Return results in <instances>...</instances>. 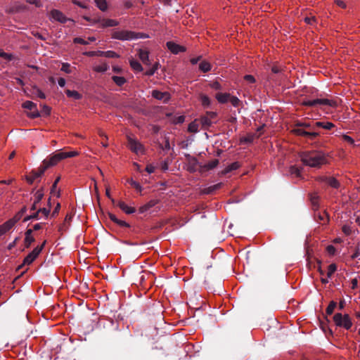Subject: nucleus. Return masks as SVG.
<instances>
[{"label": "nucleus", "instance_id": "nucleus-23", "mask_svg": "<svg viewBox=\"0 0 360 360\" xmlns=\"http://www.w3.org/2000/svg\"><path fill=\"white\" fill-rule=\"evenodd\" d=\"M219 164V160L217 159H214L207 164L201 166L202 171H208L215 168Z\"/></svg>", "mask_w": 360, "mask_h": 360}, {"label": "nucleus", "instance_id": "nucleus-32", "mask_svg": "<svg viewBox=\"0 0 360 360\" xmlns=\"http://www.w3.org/2000/svg\"><path fill=\"white\" fill-rule=\"evenodd\" d=\"M240 167V164L238 162H234L227 166L224 170L222 172V174H226L231 171L236 170Z\"/></svg>", "mask_w": 360, "mask_h": 360}, {"label": "nucleus", "instance_id": "nucleus-63", "mask_svg": "<svg viewBox=\"0 0 360 360\" xmlns=\"http://www.w3.org/2000/svg\"><path fill=\"white\" fill-rule=\"evenodd\" d=\"M202 59V56H199L196 58H192L191 60H190V62L192 65H195L197 64L199 61H200Z\"/></svg>", "mask_w": 360, "mask_h": 360}, {"label": "nucleus", "instance_id": "nucleus-43", "mask_svg": "<svg viewBox=\"0 0 360 360\" xmlns=\"http://www.w3.org/2000/svg\"><path fill=\"white\" fill-rule=\"evenodd\" d=\"M336 270H337V266L335 264H330L328 266L327 277L330 278Z\"/></svg>", "mask_w": 360, "mask_h": 360}, {"label": "nucleus", "instance_id": "nucleus-20", "mask_svg": "<svg viewBox=\"0 0 360 360\" xmlns=\"http://www.w3.org/2000/svg\"><path fill=\"white\" fill-rule=\"evenodd\" d=\"M160 202L159 200L157 199H153L150 200L149 202H148L146 204L143 205V206L139 207V212L140 213H144L147 210H148L150 208L154 207L157 204H158Z\"/></svg>", "mask_w": 360, "mask_h": 360}, {"label": "nucleus", "instance_id": "nucleus-38", "mask_svg": "<svg viewBox=\"0 0 360 360\" xmlns=\"http://www.w3.org/2000/svg\"><path fill=\"white\" fill-rule=\"evenodd\" d=\"M32 94L34 96L39 97L41 99L46 98V95L44 92H42L39 88L34 87L32 91Z\"/></svg>", "mask_w": 360, "mask_h": 360}, {"label": "nucleus", "instance_id": "nucleus-35", "mask_svg": "<svg viewBox=\"0 0 360 360\" xmlns=\"http://www.w3.org/2000/svg\"><path fill=\"white\" fill-rule=\"evenodd\" d=\"M288 172L290 175L295 176L296 177L301 176V169L295 165L290 167Z\"/></svg>", "mask_w": 360, "mask_h": 360}, {"label": "nucleus", "instance_id": "nucleus-26", "mask_svg": "<svg viewBox=\"0 0 360 360\" xmlns=\"http://www.w3.org/2000/svg\"><path fill=\"white\" fill-rule=\"evenodd\" d=\"M316 126L317 127H321L326 130H330L334 128L335 126L333 123L330 122H316Z\"/></svg>", "mask_w": 360, "mask_h": 360}, {"label": "nucleus", "instance_id": "nucleus-24", "mask_svg": "<svg viewBox=\"0 0 360 360\" xmlns=\"http://www.w3.org/2000/svg\"><path fill=\"white\" fill-rule=\"evenodd\" d=\"M216 99L220 103H226L229 101L230 94L229 93H217L215 96Z\"/></svg>", "mask_w": 360, "mask_h": 360}, {"label": "nucleus", "instance_id": "nucleus-16", "mask_svg": "<svg viewBox=\"0 0 360 360\" xmlns=\"http://www.w3.org/2000/svg\"><path fill=\"white\" fill-rule=\"evenodd\" d=\"M320 180L323 182L327 183L330 186L338 188L340 186L339 181L334 177L321 176Z\"/></svg>", "mask_w": 360, "mask_h": 360}, {"label": "nucleus", "instance_id": "nucleus-45", "mask_svg": "<svg viewBox=\"0 0 360 360\" xmlns=\"http://www.w3.org/2000/svg\"><path fill=\"white\" fill-rule=\"evenodd\" d=\"M43 197H44V192H43V189L41 188V189L38 190L36 192L34 201L36 202L39 203L41 202V200H42Z\"/></svg>", "mask_w": 360, "mask_h": 360}, {"label": "nucleus", "instance_id": "nucleus-41", "mask_svg": "<svg viewBox=\"0 0 360 360\" xmlns=\"http://www.w3.org/2000/svg\"><path fill=\"white\" fill-rule=\"evenodd\" d=\"M127 182L131 186H133L136 190L141 192L142 191V187L139 183L134 181L132 179H128Z\"/></svg>", "mask_w": 360, "mask_h": 360}, {"label": "nucleus", "instance_id": "nucleus-27", "mask_svg": "<svg viewBox=\"0 0 360 360\" xmlns=\"http://www.w3.org/2000/svg\"><path fill=\"white\" fill-rule=\"evenodd\" d=\"M211 68V64L207 60H201L200 63L199 64V70L204 73L210 71Z\"/></svg>", "mask_w": 360, "mask_h": 360}, {"label": "nucleus", "instance_id": "nucleus-13", "mask_svg": "<svg viewBox=\"0 0 360 360\" xmlns=\"http://www.w3.org/2000/svg\"><path fill=\"white\" fill-rule=\"evenodd\" d=\"M167 49L174 54H178L180 52H184L186 48L180 46L173 41H167L166 44Z\"/></svg>", "mask_w": 360, "mask_h": 360}, {"label": "nucleus", "instance_id": "nucleus-11", "mask_svg": "<svg viewBox=\"0 0 360 360\" xmlns=\"http://www.w3.org/2000/svg\"><path fill=\"white\" fill-rule=\"evenodd\" d=\"M152 96L158 100L163 101L165 103H167L170 100V94L168 92H162L158 90H153L152 91Z\"/></svg>", "mask_w": 360, "mask_h": 360}, {"label": "nucleus", "instance_id": "nucleus-30", "mask_svg": "<svg viewBox=\"0 0 360 360\" xmlns=\"http://www.w3.org/2000/svg\"><path fill=\"white\" fill-rule=\"evenodd\" d=\"M98 56H105L110 58H119V55L113 51H98Z\"/></svg>", "mask_w": 360, "mask_h": 360}, {"label": "nucleus", "instance_id": "nucleus-39", "mask_svg": "<svg viewBox=\"0 0 360 360\" xmlns=\"http://www.w3.org/2000/svg\"><path fill=\"white\" fill-rule=\"evenodd\" d=\"M201 103L204 108H208L210 105L211 101L210 98L206 95H201Z\"/></svg>", "mask_w": 360, "mask_h": 360}, {"label": "nucleus", "instance_id": "nucleus-60", "mask_svg": "<svg viewBox=\"0 0 360 360\" xmlns=\"http://www.w3.org/2000/svg\"><path fill=\"white\" fill-rule=\"evenodd\" d=\"M117 225H119L120 226H122V227H129L130 225L124 221H122V220H120L119 219H117V221H116V223Z\"/></svg>", "mask_w": 360, "mask_h": 360}, {"label": "nucleus", "instance_id": "nucleus-51", "mask_svg": "<svg viewBox=\"0 0 360 360\" xmlns=\"http://www.w3.org/2000/svg\"><path fill=\"white\" fill-rule=\"evenodd\" d=\"M205 115H206L210 120L212 121L217 117V114L215 112L207 111Z\"/></svg>", "mask_w": 360, "mask_h": 360}, {"label": "nucleus", "instance_id": "nucleus-25", "mask_svg": "<svg viewBox=\"0 0 360 360\" xmlns=\"http://www.w3.org/2000/svg\"><path fill=\"white\" fill-rule=\"evenodd\" d=\"M309 200L311 201L313 209L317 210L319 207V196L316 193H311L309 194Z\"/></svg>", "mask_w": 360, "mask_h": 360}, {"label": "nucleus", "instance_id": "nucleus-55", "mask_svg": "<svg viewBox=\"0 0 360 360\" xmlns=\"http://www.w3.org/2000/svg\"><path fill=\"white\" fill-rule=\"evenodd\" d=\"M42 110L41 113H43L45 115H49L51 112V108L46 105H41Z\"/></svg>", "mask_w": 360, "mask_h": 360}, {"label": "nucleus", "instance_id": "nucleus-28", "mask_svg": "<svg viewBox=\"0 0 360 360\" xmlns=\"http://www.w3.org/2000/svg\"><path fill=\"white\" fill-rule=\"evenodd\" d=\"M200 125L198 119H195L193 122L189 124L188 131L191 133H197L199 131L198 127Z\"/></svg>", "mask_w": 360, "mask_h": 360}, {"label": "nucleus", "instance_id": "nucleus-52", "mask_svg": "<svg viewBox=\"0 0 360 360\" xmlns=\"http://www.w3.org/2000/svg\"><path fill=\"white\" fill-rule=\"evenodd\" d=\"M23 214H22L20 212H18L12 219L10 220L13 221V224L15 225V223H17L22 217Z\"/></svg>", "mask_w": 360, "mask_h": 360}, {"label": "nucleus", "instance_id": "nucleus-22", "mask_svg": "<svg viewBox=\"0 0 360 360\" xmlns=\"http://www.w3.org/2000/svg\"><path fill=\"white\" fill-rule=\"evenodd\" d=\"M315 218L316 219L317 221L322 224H326L329 221L328 214L326 211L323 212L322 213H316Z\"/></svg>", "mask_w": 360, "mask_h": 360}, {"label": "nucleus", "instance_id": "nucleus-29", "mask_svg": "<svg viewBox=\"0 0 360 360\" xmlns=\"http://www.w3.org/2000/svg\"><path fill=\"white\" fill-rule=\"evenodd\" d=\"M130 66L131 68L136 72H142L143 71V67L141 65V63L134 59H131L129 60Z\"/></svg>", "mask_w": 360, "mask_h": 360}, {"label": "nucleus", "instance_id": "nucleus-1", "mask_svg": "<svg viewBox=\"0 0 360 360\" xmlns=\"http://www.w3.org/2000/svg\"><path fill=\"white\" fill-rule=\"evenodd\" d=\"M300 157L303 164L310 167L320 168L328 163V155L322 150L304 151L300 153Z\"/></svg>", "mask_w": 360, "mask_h": 360}, {"label": "nucleus", "instance_id": "nucleus-46", "mask_svg": "<svg viewBox=\"0 0 360 360\" xmlns=\"http://www.w3.org/2000/svg\"><path fill=\"white\" fill-rule=\"evenodd\" d=\"M234 107H238L241 103L240 101L236 96H232L230 95L229 101Z\"/></svg>", "mask_w": 360, "mask_h": 360}, {"label": "nucleus", "instance_id": "nucleus-5", "mask_svg": "<svg viewBox=\"0 0 360 360\" xmlns=\"http://www.w3.org/2000/svg\"><path fill=\"white\" fill-rule=\"evenodd\" d=\"M303 105L309 107H316L318 105H328L330 107H336L337 101L327 98H316L313 100H307L303 101Z\"/></svg>", "mask_w": 360, "mask_h": 360}, {"label": "nucleus", "instance_id": "nucleus-12", "mask_svg": "<svg viewBox=\"0 0 360 360\" xmlns=\"http://www.w3.org/2000/svg\"><path fill=\"white\" fill-rule=\"evenodd\" d=\"M93 22H94V23L100 22L101 27H115L119 25V22L117 20H112V19L98 18V19H94Z\"/></svg>", "mask_w": 360, "mask_h": 360}, {"label": "nucleus", "instance_id": "nucleus-8", "mask_svg": "<svg viewBox=\"0 0 360 360\" xmlns=\"http://www.w3.org/2000/svg\"><path fill=\"white\" fill-rule=\"evenodd\" d=\"M127 146L132 152L136 154L144 152V146L137 139L130 136L127 137Z\"/></svg>", "mask_w": 360, "mask_h": 360}, {"label": "nucleus", "instance_id": "nucleus-18", "mask_svg": "<svg viewBox=\"0 0 360 360\" xmlns=\"http://www.w3.org/2000/svg\"><path fill=\"white\" fill-rule=\"evenodd\" d=\"M116 205L118 206L123 212H124L127 214H133L136 211V209L134 207L128 206L123 201H118L116 203Z\"/></svg>", "mask_w": 360, "mask_h": 360}, {"label": "nucleus", "instance_id": "nucleus-36", "mask_svg": "<svg viewBox=\"0 0 360 360\" xmlns=\"http://www.w3.org/2000/svg\"><path fill=\"white\" fill-rule=\"evenodd\" d=\"M112 79L119 86L124 85L127 80L124 77L112 76Z\"/></svg>", "mask_w": 360, "mask_h": 360}, {"label": "nucleus", "instance_id": "nucleus-17", "mask_svg": "<svg viewBox=\"0 0 360 360\" xmlns=\"http://www.w3.org/2000/svg\"><path fill=\"white\" fill-rule=\"evenodd\" d=\"M139 57L143 63V64L146 65H150L151 64L150 60L149 59V52L146 49H140L139 50Z\"/></svg>", "mask_w": 360, "mask_h": 360}, {"label": "nucleus", "instance_id": "nucleus-10", "mask_svg": "<svg viewBox=\"0 0 360 360\" xmlns=\"http://www.w3.org/2000/svg\"><path fill=\"white\" fill-rule=\"evenodd\" d=\"M45 171H46V169L42 166V165L39 167L38 170H32L30 173V175L26 176V180H27V183L30 184H32L34 181L36 179L41 176L44 174V173L45 172Z\"/></svg>", "mask_w": 360, "mask_h": 360}, {"label": "nucleus", "instance_id": "nucleus-33", "mask_svg": "<svg viewBox=\"0 0 360 360\" xmlns=\"http://www.w3.org/2000/svg\"><path fill=\"white\" fill-rule=\"evenodd\" d=\"M96 6L102 11L108 9V4L106 0H94Z\"/></svg>", "mask_w": 360, "mask_h": 360}, {"label": "nucleus", "instance_id": "nucleus-64", "mask_svg": "<svg viewBox=\"0 0 360 360\" xmlns=\"http://www.w3.org/2000/svg\"><path fill=\"white\" fill-rule=\"evenodd\" d=\"M146 170L149 174L153 173L155 171V167L153 166L152 165H148L146 166Z\"/></svg>", "mask_w": 360, "mask_h": 360}, {"label": "nucleus", "instance_id": "nucleus-6", "mask_svg": "<svg viewBox=\"0 0 360 360\" xmlns=\"http://www.w3.org/2000/svg\"><path fill=\"white\" fill-rule=\"evenodd\" d=\"M333 321L338 326L343 327L347 330L351 328L352 322L348 314L342 315L340 313H337L333 316Z\"/></svg>", "mask_w": 360, "mask_h": 360}, {"label": "nucleus", "instance_id": "nucleus-7", "mask_svg": "<svg viewBox=\"0 0 360 360\" xmlns=\"http://www.w3.org/2000/svg\"><path fill=\"white\" fill-rule=\"evenodd\" d=\"M46 241L44 240L41 245L37 246L31 252H30L24 259L23 263L21 266H19V269L22 267V265H30L39 256L42 250L44 249Z\"/></svg>", "mask_w": 360, "mask_h": 360}, {"label": "nucleus", "instance_id": "nucleus-37", "mask_svg": "<svg viewBox=\"0 0 360 360\" xmlns=\"http://www.w3.org/2000/svg\"><path fill=\"white\" fill-rule=\"evenodd\" d=\"M39 214H40V212L38 209L37 211H33V212L31 214L25 217L23 219V221H27L30 219H36V220L39 219H40Z\"/></svg>", "mask_w": 360, "mask_h": 360}, {"label": "nucleus", "instance_id": "nucleus-21", "mask_svg": "<svg viewBox=\"0 0 360 360\" xmlns=\"http://www.w3.org/2000/svg\"><path fill=\"white\" fill-rule=\"evenodd\" d=\"M13 226L14 224L13 221H11L10 219L1 224L0 226V236L5 234L7 231L11 229Z\"/></svg>", "mask_w": 360, "mask_h": 360}, {"label": "nucleus", "instance_id": "nucleus-9", "mask_svg": "<svg viewBox=\"0 0 360 360\" xmlns=\"http://www.w3.org/2000/svg\"><path fill=\"white\" fill-rule=\"evenodd\" d=\"M22 108L30 110L31 112L27 114V116L32 119L40 117L41 114L39 112L37 104L30 101H27L22 103Z\"/></svg>", "mask_w": 360, "mask_h": 360}, {"label": "nucleus", "instance_id": "nucleus-34", "mask_svg": "<svg viewBox=\"0 0 360 360\" xmlns=\"http://www.w3.org/2000/svg\"><path fill=\"white\" fill-rule=\"evenodd\" d=\"M60 178L58 176L56 178V179L54 181L51 188V195H56L57 198L60 197V191H56L57 188V184L59 182Z\"/></svg>", "mask_w": 360, "mask_h": 360}, {"label": "nucleus", "instance_id": "nucleus-2", "mask_svg": "<svg viewBox=\"0 0 360 360\" xmlns=\"http://www.w3.org/2000/svg\"><path fill=\"white\" fill-rule=\"evenodd\" d=\"M316 123L311 125L309 123L299 122L296 124V127L292 130V132L297 136L306 137L310 140H314L320 135V133L316 131Z\"/></svg>", "mask_w": 360, "mask_h": 360}, {"label": "nucleus", "instance_id": "nucleus-19", "mask_svg": "<svg viewBox=\"0 0 360 360\" xmlns=\"http://www.w3.org/2000/svg\"><path fill=\"white\" fill-rule=\"evenodd\" d=\"M72 218L71 214H68L65 218L64 222L59 226L58 231L63 233L68 229V225L70 224Z\"/></svg>", "mask_w": 360, "mask_h": 360}, {"label": "nucleus", "instance_id": "nucleus-59", "mask_svg": "<svg viewBox=\"0 0 360 360\" xmlns=\"http://www.w3.org/2000/svg\"><path fill=\"white\" fill-rule=\"evenodd\" d=\"M61 70L66 72L70 73V65L68 63H63Z\"/></svg>", "mask_w": 360, "mask_h": 360}, {"label": "nucleus", "instance_id": "nucleus-49", "mask_svg": "<svg viewBox=\"0 0 360 360\" xmlns=\"http://www.w3.org/2000/svg\"><path fill=\"white\" fill-rule=\"evenodd\" d=\"M35 239L34 237H25V247L26 248H29L31 245V244L34 242Z\"/></svg>", "mask_w": 360, "mask_h": 360}, {"label": "nucleus", "instance_id": "nucleus-54", "mask_svg": "<svg viewBox=\"0 0 360 360\" xmlns=\"http://www.w3.org/2000/svg\"><path fill=\"white\" fill-rule=\"evenodd\" d=\"M73 42L75 44H83V45H87L89 44V41H84V39H83L81 37H75L74 39H73Z\"/></svg>", "mask_w": 360, "mask_h": 360}, {"label": "nucleus", "instance_id": "nucleus-48", "mask_svg": "<svg viewBox=\"0 0 360 360\" xmlns=\"http://www.w3.org/2000/svg\"><path fill=\"white\" fill-rule=\"evenodd\" d=\"M49 206L51 207L50 199L49 200ZM39 211L40 214H42L46 217H47L49 216V213H50V207H49V208H46V207L39 208Z\"/></svg>", "mask_w": 360, "mask_h": 360}, {"label": "nucleus", "instance_id": "nucleus-57", "mask_svg": "<svg viewBox=\"0 0 360 360\" xmlns=\"http://www.w3.org/2000/svg\"><path fill=\"white\" fill-rule=\"evenodd\" d=\"M316 21V19L314 16L304 18V22L309 25H313Z\"/></svg>", "mask_w": 360, "mask_h": 360}, {"label": "nucleus", "instance_id": "nucleus-3", "mask_svg": "<svg viewBox=\"0 0 360 360\" xmlns=\"http://www.w3.org/2000/svg\"><path fill=\"white\" fill-rule=\"evenodd\" d=\"M78 155L77 151L70 152H58L51 155L49 158L44 160L42 162V166L46 170L51 167L56 165L60 160L68 158L75 157Z\"/></svg>", "mask_w": 360, "mask_h": 360}, {"label": "nucleus", "instance_id": "nucleus-53", "mask_svg": "<svg viewBox=\"0 0 360 360\" xmlns=\"http://www.w3.org/2000/svg\"><path fill=\"white\" fill-rule=\"evenodd\" d=\"M210 87L214 90H220L221 89V86L220 83L217 81H214L210 84Z\"/></svg>", "mask_w": 360, "mask_h": 360}, {"label": "nucleus", "instance_id": "nucleus-15", "mask_svg": "<svg viewBox=\"0 0 360 360\" xmlns=\"http://www.w3.org/2000/svg\"><path fill=\"white\" fill-rule=\"evenodd\" d=\"M198 121L201 126V129L203 130H207L214 122L210 120L206 115H202L198 119Z\"/></svg>", "mask_w": 360, "mask_h": 360}, {"label": "nucleus", "instance_id": "nucleus-40", "mask_svg": "<svg viewBox=\"0 0 360 360\" xmlns=\"http://www.w3.org/2000/svg\"><path fill=\"white\" fill-rule=\"evenodd\" d=\"M198 165V159L195 157H192L190 160V167L188 170L191 172L195 171V167Z\"/></svg>", "mask_w": 360, "mask_h": 360}, {"label": "nucleus", "instance_id": "nucleus-61", "mask_svg": "<svg viewBox=\"0 0 360 360\" xmlns=\"http://www.w3.org/2000/svg\"><path fill=\"white\" fill-rule=\"evenodd\" d=\"M342 139L345 141H347V143H349L352 145L354 144V139L352 137H350L349 136L343 135Z\"/></svg>", "mask_w": 360, "mask_h": 360}, {"label": "nucleus", "instance_id": "nucleus-44", "mask_svg": "<svg viewBox=\"0 0 360 360\" xmlns=\"http://www.w3.org/2000/svg\"><path fill=\"white\" fill-rule=\"evenodd\" d=\"M0 57L9 61L12 60L14 58L12 54L6 53L2 49H0Z\"/></svg>", "mask_w": 360, "mask_h": 360}, {"label": "nucleus", "instance_id": "nucleus-58", "mask_svg": "<svg viewBox=\"0 0 360 360\" xmlns=\"http://www.w3.org/2000/svg\"><path fill=\"white\" fill-rule=\"evenodd\" d=\"M244 79L250 84H253L255 82V77L251 75H246L244 76Z\"/></svg>", "mask_w": 360, "mask_h": 360}, {"label": "nucleus", "instance_id": "nucleus-42", "mask_svg": "<svg viewBox=\"0 0 360 360\" xmlns=\"http://www.w3.org/2000/svg\"><path fill=\"white\" fill-rule=\"evenodd\" d=\"M337 306V303L335 301H331L328 307L326 308V312L328 315H331L333 313L335 308Z\"/></svg>", "mask_w": 360, "mask_h": 360}, {"label": "nucleus", "instance_id": "nucleus-4", "mask_svg": "<svg viewBox=\"0 0 360 360\" xmlns=\"http://www.w3.org/2000/svg\"><path fill=\"white\" fill-rule=\"evenodd\" d=\"M142 34L141 33H137L133 31L129 30H112L111 37L115 39L122 40V41H129L135 39H138L141 37Z\"/></svg>", "mask_w": 360, "mask_h": 360}, {"label": "nucleus", "instance_id": "nucleus-62", "mask_svg": "<svg viewBox=\"0 0 360 360\" xmlns=\"http://www.w3.org/2000/svg\"><path fill=\"white\" fill-rule=\"evenodd\" d=\"M60 209V204L57 203L56 207L54 208V210L53 211V212L51 214V217H54L56 214H58Z\"/></svg>", "mask_w": 360, "mask_h": 360}, {"label": "nucleus", "instance_id": "nucleus-50", "mask_svg": "<svg viewBox=\"0 0 360 360\" xmlns=\"http://www.w3.org/2000/svg\"><path fill=\"white\" fill-rule=\"evenodd\" d=\"M342 231L347 236H349L352 232V228L349 225H347V224L344 225L342 227Z\"/></svg>", "mask_w": 360, "mask_h": 360}, {"label": "nucleus", "instance_id": "nucleus-31", "mask_svg": "<svg viewBox=\"0 0 360 360\" xmlns=\"http://www.w3.org/2000/svg\"><path fill=\"white\" fill-rule=\"evenodd\" d=\"M65 94L68 97L73 98L75 100H79L82 98V95L77 91L67 89Z\"/></svg>", "mask_w": 360, "mask_h": 360}, {"label": "nucleus", "instance_id": "nucleus-56", "mask_svg": "<svg viewBox=\"0 0 360 360\" xmlns=\"http://www.w3.org/2000/svg\"><path fill=\"white\" fill-rule=\"evenodd\" d=\"M326 250L328 253L330 255H334L336 252L335 248L332 245H328L326 248Z\"/></svg>", "mask_w": 360, "mask_h": 360}, {"label": "nucleus", "instance_id": "nucleus-47", "mask_svg": "<svg viewBox=\"0 0 360 360\" xmlns=\"http://www.w3.org/2000/svg\"><path fill=\"white\" fill-rule=\"evenodd\" d=\"M108 66L107 64H102L96 66L94 70L98 72H105L108 70Z\"/></svg>", "mask_w": 360, "mask_h": 360}, {"label": "nucleus", "instance_id": "nucleus-14", "mask_svg": "<svg viewBox=\"0 0 360 360\" xmlns=\"http://www.w3.org/2000/svg\"><path fill=\"white\" fill-rule=\"evenodd\" d=\"M51 18L61 23H65L68 19L58 10L53 9L51 11Z\"/></svg>", "mask_w": 360, "mask_h": 360}]
</instances>
